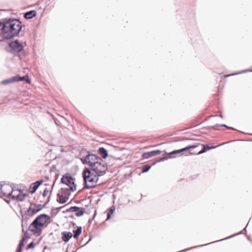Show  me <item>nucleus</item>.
Here are the masks:
<instances>
[{"label": "nucleus", "instance_id": "nucleus-1", "mask_svg": "<svg viewBox=\"0 0 252 252\" xmlns=\"http://www.w3.org/2000/svg\"><path fill=\"white\" fill-rule=\"evenodd\" d=\"M22 28V22L16 18L3 19V26L1 28V33L5 39H10L16 36Z\"/></svg>", "mask_w": 252, "mask_h": 252}, {"label": "nucleus", "instance_id": "nucleus-2", "mask_svg": "<svg viewBox=\"0 0 252 252\" xmlns=\"http://www.w3.org/2000/svg\"><path fill=\"white\" fill-rule=\"evenodd\" d=\"M81 161L84 164H87L91 168L90 170L96 171L100 173H105L107 169V165L105 161L94 154H88L81 158Z\"/></svg>", "mask_w": 252, "mask_h": 252}, {"label": "nucleus", "instance_id": "nucleus-3", "mask_svg": "<svg viewBox=\"0 0 252 252\" xmlns=\"http://www.w3.org/2000/svg\"><path fill=\"white\" fill-rule=\"evenodd\" d=\"M105 173H100L96 171L90 170L88 168H85L83 171V177L84 180L83 189H90L94 188L98 180V177Z\"/></svg>", "mask_w": 252, "mask_h": 252}, {"label": "nucleus", "instance_id": "nucleus-4", "mask_svg": "<svg viewBox=\"0 0 252 252\" xmlns=\"http://www.w3.org/2000/svg\"><path fill=\"white\" fill-rule=\"evenodd\" d=\"M50 219V217L49 215L45 214H40L30 224L28 230L36 236H39L42 234V227Z\"/></svg>", "mask_w": 252, "mask_h": 252}, {"label": "nucleus", "instance_id": "nucleus-5", "mask_svg": "<svg viewBox=\"0 0 252 252\" xmlns=\"http://www.w3.org/2000/svg\"><path fill=\"white\" fill-rule=\"evenodd\" d=\"M24 48L23 45L20 43L18 40L11 42L7 48L8 52L13 54L15 56H18L20 59L22 58L20 53Z\"/></svg>", "mask_w": 252, "mask_h": 252}, {"label": "nucleus", "instance_id": "nucleus-6", "mask_svg": "<svg viewBox=\"0 0 252 252\" xmlns=\"http://www.w3.org/2000/svg\"><path fill=\"white\" fill-rule=\"evenodd\" d=\"M75 178L72 177L69 173L64 174L61 180V182L64 185L68 186L69 189L72 192L76 189V185L75 183Z\"/></svg>", "mask_w": 252, "mask_h": 252}, {"label": "nucleus", "instance_id": "nucleus-7", "mask_svg": "<svg viewBox=\"0 0 252 252\" xmlns=\"http://www.w3.org/2000/svg\"><path fill=\"white\" fill-rule=\"evenodd\" d=\"M13 189L9 185H2L0 184V195L8 199H15V195L12 194Z\"/></svg>", "mask_w": 252, "mask_h": 252}, {"label": "nucleus", "instance_id": "nucleus-8", "mask_svg": "<svg viewBox=\"0 0 252 252\" xmlns=\"http://www.w3.org/2000/svg\"><path fill=\"white\" fill-rule=\"evenodd\" d=\"M47 203H45L43 205H41L31 203L30 207L27 209L28 211V213H31V215H34L37 213L41 211L43 208H44L45 205Z\"/></svg>", "mask_w": 252, "mask_h": 252}, {"label": "nucleus", "instance_id": "nucleus-9", "mask_svg": "<svg viewBox=\"0 0 252 252\" xmlns=\"http://www.w3.org/2000/svg\"><path fill=\"white\" fill-rule=\"evenodd\" d=\"M199 145V144H194L192 145H189L184 148H182V149H181L179 150H175V151L176 154H177V155L179 154H182L183 155V154H184L183 152H185V156H189L190 155L193 154L194 153H191V152L188 151L191 149H194V148L197 147Z\"/></svg>", "mask_w": 252, "mask_h": 252}, {"label": "nucleus", "instance_id": "nucleus-10", "mask_svg": "<svg viewBox=\"0 0 252 252\" xmlns=\"http://www.w3.org/2000/svg\"><path fill=\"white\" fill-rule=\"evenodd\" d=\"M32 216V215H31V213H28V210L25 211L24 214L22 215V227L23 232H24L25 228L27 227L30 217Z\"/></svg>", "mask_w": 252, "mask_h": 252}, {"label": "nucleus", "instance_id": "nucleus-11", "mask_svg": "<svg viewBox=\"0 0 252 252\" xmlns=\"http://www.w3.org/2000/svg\"><path fill=\"white\" fill-rule=\"evenodd\" d=\"M176 156H177V154H176L175 151L174 150V151H173L172 152H171L167 154V156L163 157H162V158H158L157 160V162H159L167 160V159H168L169 158H174L176 157Z\"/></svg>", "mask_w": 252, "mask_h": 252}, {"label": "nucleus", "instance_id": "nucleus-12", "mask_svg": "<svg viewBox=\"0 0 252 252\" xmlns=\"http://www.w3.org/2000/svg\"><path fill=\"white\" fill-rule=\"evenodd\" d=\"M62 240L65 243L68 242L73 235L70 232L63 231L62 232Z\"/></svg>", "mask_w": 252, "mask_h": 252}, {"label": "nucleus", "instance_id": "nucleus-13", "mask_svg": "<svg viewBox=\"0 0 252 252\" xmlns=\"http://www.w3.org/2000/svg\"><path fill=\"white\" fill-rule=\"evenodd\" d=\"M57 201L60 204L65 203L69 199V196L61 195L60 193L57 194Z\"/></svg>", "mask_w": 252, "mask_h": 252}, {"label": "nucleus", "instance_id": "nucleus-14", "mask_svg": "<svg viewBox=\"0 0 252 252\" xmlns=\"http://www.w3.org/2000/svg\"><path fill=\"white\" fill-rule=\"evenodd\" d=\"M36 15V12L34 10H31L25 13L24 17L26 19H31L35 17Z\"/></svg>", "mask_w": 252, "mask_h": 252}, {"label": "nucleus", "instance_id": "nucleus-15", "mask_svg": "<svg viewBox=\"0 0 252 252\" xmlns=\"http://www.w3.org/2000/svg\"><path fill=\"white\" fill-rule=\"evenodd\" d=\"M98 153L101 155L102 158L104 159H105L108 157V153L107 150L103 147H100L98 149Z\"/></svg>", "mask_w": 252, "mask_h": 252}, {"label": "nucleus", "instance_id": "nucleus-16", "mask_svg": "<svg viewBox=\"0 0 252 252\" xmlns=\"http://www.w3.org/2000/svg\"><path fill=\"white\" fill-rule=\"evenodd\" d=\"M14 82H17L16 76L11 77V78H8L7 79L2 80L1 82V84H3V85H6V84L14 83Z\"/></svg>", "mask_w": 252, "mask_h": 252}, {"label": "nucleus", "instance_id": "nucleus-17", "mask_svg": "<svg viewBox=\"0 0 252 252\" xmlns=\"http://www.w3.org/2000/svg\"><path fill=\"white\" fill-rule=\"evenodd\" d=\"M16 80L17 82H19L21 81H25L28 83H31V79L29 78L28 75L23 76L22 77H21L19 75H16Z\"/></svg>", "mask_w": 252, "mask_h": 252}, {"label": "nucleus", "instance_id": "nucleus-18", "mask_svg": "<svg viewBox=\"0 0 252 252\" xmlns=\"http://www.w3.org/2000/svg\"><path fill=\"white\" fill-rule=\"evenodd\" d=\"M241 233V232H240V233H237V234H234V235H231L230 236H229V237H227L225 238H224V239H222L221 240H218V241H215L214 242H211V243H208V244H204V245H199V246H196V247H193V248H198V247H204V246H207L208 245H209V244H212V243H217L218 242H220V241H223V240H226V239H229V238H231L232 237H233L234 236H236V235H239V234Z\"/></svg>", "mask_w": 252, "mask_h": 252}, {"label": "nucleus", "instance_id": "nucleus-19", "mask_svg": "<svg viewBox=\"0 0 252 252\" xmlns=\"http://www.w3.org/2000/svg\"><path fill=\"white\" fill-rule=\"evenodd\" d=\"M19 193L15 196V199H17L20 201H23L25 199L26 197L27 196V194L26 193H21V190H19Z\"/></svg>", "mask_w": 252, "mask_h": 252}, {"label": "nucleus", "instance_id": "nucleus-20", "mask_svg": "<svg viewBox=\"0 0 252 252\" xmlns=\"http://www.w3.org/2000/svg\"><path fill=\"white\" fill-rule=\"evenodd\" d=\"M82 232V227L81 226L78 227L77 228L73 231V235L72 236L75 239H77Z\"/></svg>", "mask_w": 252, "mask_h": 252}, {"label": "nucleus", "instance_id": "nucleus-21", "mask_svg": "<svg viewBox=\"0 0 252 252\" xmlns=\"http://www.w3.org/2000/svg\"><path fill=\"white\" fill-rule=\"evenodd\" d=\"M85 209L84 208H80V209L75 213L77 217H81L83 216L85 213Z\"/></svg>", "mask_w": 252, "mask_h": 252}, {"label": "nucleus", "instance_id": "nucleus-22", "mask_svg": "<svg viewBox=\"0 0 252 252\" xmlns=\"http://www.w3.org/2000/svg\"><path fill=\"white\" fill-rule=\"evenodd\" d=\"M80 209L77 206H72L66 210V212H75V213Z\"/></svg>", "mask_w": 252, "mask_h": 252}, {"label": "nucleus", "instance_id": "nucleus-23", "mask_svg": "<svg viewBox=\"0 0 252 252\" xmlns=\"http://www.w3.org/2000/svg\"><path fill=\"white\" fill-rule=\"evenodd\" d=\"M151 166H152V165H150L149 164H146V165H143L142 167V172L143 173L148 172L151 168Z\"/></svg>", "mask_w": 252, "mask_h": 252}, {"label": "nucleus", "instance_id": "nucleus-24", "mask_svg": "<svg viewBox=\"0 0 252 252\" xmlns=\"http://www.w3.org/2000/svg\"><path fill=\"white\" fill-rule=\"evenodd\" d=\"M38 188L39 187L38 186H36L35 184H33V183H32L31 186V192L32 193H34L36 191V190L38 189Z\"/></svg>", "mask_w": 252, "mask_h": 252}, {"label": "nucleus", "instance_id": "nucleus-25", "mask_svg": "<svg viewBox=\"0 0 252 252\" xmlns=\"http://www.w3.org/2000/svg\"><path fill=\"white\" fill-rule=\"evenodd\" d=\"M25 240H26V237L23 236L22 239H21V240L20 242V243L17 247L18 248H19V249H21L22 250V248L24 246V241H25Z\"/></svg>", "mask_w": 252, "mask_h": 252}, {"label": "nucleus", "instance_id": "nucleus-26", "mask_svg": "<svg viewBox=\"0 0 252 252\" xmlns=\"http://www.w3.org/2000/svg\"><path fill=\"white\" fill-rule=\"evenodd\" d=\"M106 212L107 213V219L105 220L103 222L102 224H104L106 221L110 219V208H108Z\"/></svg>", "mask_w": 252, "mask_h": 252}, {"label": "nucleus", "instance_id": "nucleus-27", "mask_svg": "<svg viewBox=\"0 0 252 252\" xmlns=\"http://www.w3.org/2000/svg\"><path fill=\"white\" fill-rule=\"evenodd\" d=\"M151 157L158 155L161 153V151L159 150H154L150 152Z\"/></svg>", "mask_w": 252, "mask_h": 252}, {"label": "nucleus", "instance_id": "nucleus-28", "mask_svg": "<svg viewBox=\"0 0 252 252\" xmlns=\"http://www.w3.org/2000/svg\"><path fill=\"white\" fill-rule=\"evenodd\" d=\"M150 152H145L142 154V157L143 158L147 159L151 157Z\"/></svg>", "mask_w": 252, "mask_h": 252}, {"label": "nucleus", "instance_id": "nucleus-29", "mask_svg": "<svg viewBox=\"0 0 252 252\" xmlns=\"http://www.w3.org/2000/svg\"><path fill=\"white\" fill-rule=\"evenodd\" d=\"M61 190H62L63 193L65 195H67V196H69V195L70 194V193H69L70 189H68L67 188H62Z\"/></svg>", "mask_w": 252, "mask_h": 252}, {"label": "nucleus", "instance_id": "nucleus-30", "mask_svg": "<svg viewBox=\"0 0 252 252\" xmlns=\"http://www.w3.org/2000/svg\"><path fill=\"white\" fill-rule=\"evenodd\" d=\"M35 243L33 242H31L27 246V249H33L34 247Z\"/></svg>", "mask_w": 252, "mask_h": 252}, {"label": "nucleus", "instance_id": "nucleus-31", "mask_svg": "<svg viewBox=\"0 0 252 252\" xmlns=\"http://www.w3.org/2000/svg\"><path fill=\"white\" fill-rule=\"evenodd\" d=\"M43 180H39L38 181H37L34 183H33V184H35L36 186H38V187L43 183Z\"/></svg>", "mask_w": 252, "mask_h": 252}, {"label": "nucleus", "instance_id": "nucleus-32", "mask_svg": "<svg viewBox=\"0 0 252 252\" xmlns=\"http://www.w3.org/2000/svg\"><path fill=\"white\" fill-rule=\"evenodd\" d=\"M43 180H39L38 181H37L34 183H33V184H35L36 186H38V187L43 183Z\"/></svg>", "mask_w": 252, "mask_h": 252}, {"label": "nucleus", "instance_id": "nucleus-33", "mask_svg": "<svg viewBox=\"0 0 252 252\" xmlns=\"http://www.w3.org/2000/svg\"><path fill=\"white\" fill-rule=\"evenodd\" d=\"M204 146H205V148L206 149V151L209 150H211V149H215L216 147L214 146H210L208 144L204 145Z\"/></svg>", "mask_w": 252, "mask_h": 252}, {"label": "nucleus", "instance_id": "nucleus-34", "mask_svg": "<svg viewBox=\"0 0 252 252\" xmlns=\"http://www.w3.org/2000/svg\"><path fill=\"white\" fill-rule=\"evenodd\" d=\"M202 146L203 147V148L200 151L198 152V153H197V155L203 154L207 151L204 145H202Z\"/></svg>", "mask_w": 252, "mask_h": 252}, {"label": "nucleus", "instance_id": "nucleus-35", "mask_svg": "<svg viewBox=\"0 0 252 252\" xmlns=\"http://www.w3.org/2000/svg\"><path fill=\"white\" fill-rule=\"evenodd\" d=\"M215 126H221V127H226L228 129H233V128L231 127H229L228 126H227L226 125H224V124H221V125H219V124H217Z\"/></svg>", "mask_w": 252, "mask_h": 252}, {"label": "nucleus", "instance_id": "nucleus-36", "mask_svg": "<svg viewBox=\"0 0 252 252\" xmlns=\"http://www.w3.org/2000/svg\"><path fill=\"white\" fill-rule=\"evenodd\" d=\"M248 71H252V70H251V69H245V70L239 71L238 72L232 74V75H236V74H240V73H244V72H248Z\"/></svg>", "mask_w": 252, "mask_h": 252}, {"label": "nucleus", "instance_id": "nucleus-37", "mask_svg": "<svg viewBox=\"0 0 252 252\" xmlns=\"http://www.w3.org/2000/svg\"><path fill=\"white\" fill-rule=\"evenodd\" d=\"M48 192V190L47 189V188L45 189L44 190L43 192L42 193L43 196L45 197L47 195Z\"/></svg>", "mask_w": 252, "mask_h": 252}, {"label": "nucleus", "instance_id": "nucleus-38", "mask_svg": "<svg viewBox=\"0 0 252 252\" xmlns=\"http://www.w3.org/2000/svg\"><path fill=\"white\" fill-rule=\"evenodd\" d=\"M61 207H59V208H52V211H51V213H54V211L55 210H58V211H59L60 209H61Z\"/></svg>", "mask_w": 252, "mask_h": 252}, {"label": "nucleus", "instance_id": "nucleus-39", "mask_svg": "<svg viewBox=\"0 0 252 252\" xmlns=\"http://www.w3.org/2000/svg\"><path fill=\"white\" fill-rule=\"evenodd\" d=\"M115 210V207L114 206H111V216H112Z\"/></svg>", "mask_w": 252, "mask_h": 252}, {"label": "nucleus", "instance_id": "nucleus-40", "mask_svg": "<svg viewBox=\"0 0 252 252\" xmlns=\"http://www.w3.org/2000/svg\"><path fill=\"white\" fill-rule=\"evenodd\" d=\"M3 19L0 21V27L3 26Z\"/></svg>", "mask_w": 252, "mask_h": 252}, {"label": "nucleus", "instance_id": "nucleus-41", "mask_svg": "<svg viewBox=\"0 0 252 252\" xmlns=\"http://www.w3.org/2000/svg\"><path fill=\"white\" fill-rule=\"evenodd\" d=\"M16 252H22V249L17 248Z\"/></svg>", "mask_w": 252, "mask_h": 252}, {"label": "nucleus", "instance_id": "nucleus-42", "mask_svg": "<svg viewBox=\"0 0 252 252\" xmlns=\"http://www.w3.org/2000/svg\"><path fill=\"white\" fill-rule=\"evenodd\" d=\"M27 235H28L27 232H26L25 233V234H24V235L23 236H25L26 237V239H27Z\"/></svg>", "mask_w": 252, "mask_h": 252}, {"label": "nucleus", "instance_id": "nucleus-43", "mask_svg": "<svg viewBox=\"0 0 252 252\" xmlns=\"http://www.w3.org/2000/svg\"><path fill=\"white\" fill-rule=\"evenodd\" d=\"M248 225V224H247V225L246 226V227L244 228V230H245L246 231V227H247V226Z\"/></svg>", "mask_w": 252, "mask_h": 252}, {"label": "nucleus", "instance_id": "nucleus-44", "mask_svg": "<svg viewBox=\"0 0 252 252\" xmlns=\"http://www.w3.org/2000/svg\"><path fill=\"white\" fill-rule=\"evenodd\" d=\"M111 146H113V144H112V140L111 139Z\"/></svg>", "mask_w": 252, "mask_h": 252}, {"label": "nucleus", "instance_id": "nucleus-45", "mask_svg": "<svg viewBox=\"0 0 252 252\" xmlns=\"http://www.w3.org/2000/svg\"><path fill=\"white\" fill-rule=\"evenodd\" d=\"M248 239L249 240V241H251L249 237H248Z\"/></svg>", "mask_w": 252, "mask_h": 252}]
</instances>
